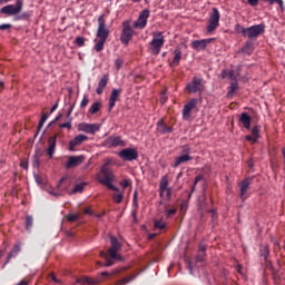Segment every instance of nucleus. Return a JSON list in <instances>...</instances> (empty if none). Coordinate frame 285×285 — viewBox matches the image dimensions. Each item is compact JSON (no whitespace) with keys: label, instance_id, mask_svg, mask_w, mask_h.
I'll use <instances>...</instances> for the list:
<instances>
[{"label":"nucleus","instance_id":"f257e3e1","mask_svg":"<svg viewBox=\"0 0 285 285\" xmlns=\"http://www.w3.org/2000/svg\"><path fill=\"white\" fill-rule=\"evenodd\" d=\"M111 247L107 252H100V257L106 259L105 266H114L115 259L118 262H121L124 257L119 254L121 250V243H119V239L117 237L111 236L110 237Z\"/></svg>","mask_w":285,"mask_h":285},{"label":"nucleus","instance_id":"f03ea898","mask_svg":"<svg viewBox=\"0 0 285 285\" xmlns=\"http://www.w3.org/2000/svg\"><path fill=\"white\" fill-rule=\"evenodd\" d=\"M112 164V159H108L106 164H104L100 168V171L96 175L97 181L99 184H102V186H106L109 190H117V187L112 185V181H115V173L108 166Z\"/></svg>","mask_w":285,"mask_h":285},{"label":"nucleus","instance_id":"7ed1b4c3","mask_svg":"<svg viewBox=\"0 0 285 285\" xmlns=\"http://www.w3.org/2000/svg\"><path fill=\"white\" fill-rule=\"evenodd\" d=\"M105 17V14H101L98 18L97 39L95 40L94 46V50H96V52H101V50H104V46H106V41L108 40V36L110 35V30L106 28Z\"/></svg>","mask_w":285,"mask_h":285},{"label":"nucleus","instance_id":"20e7f679","mask_svg":"<svg viewBox=\"0 0 285 285\" xmlns=\"http://www.w3.org/2000/svg\"><path fill=\"white\" fill-rule=\"evenodd\" d=\"M164 43H166V38L164 37V32L156 31L153 33V39L149 42V50L151 55H159L161 52V48H164Z\"/></svg>","mask_w":285,"mask_h":285},{"label":"nucleus","instance_id":"39448f33","mask_svg":"<svg viewBox=\"0 0 285 285\" xmlns=\"http://www.w3.org/2000/svg\"><path fill=\"white\" fill-rule=\"evenodd\" d=\"M23 10V1L17 0L14 4H8L0 9L1 14H7V17H17Z\"/></svg>","mask_w":285,"mask_h":285},{"label":"nucleus","instance_id":"423d86ee","mask_svg":"<svg viewBox=\"0 0 285 285\" xmlns=\"http://www.w3.org/2000/svg\"><path fill=\"white\" fill-rule=\"evenodd\" d=\"M134 35H135V30L130 26V21H125L122 23V33L120 36L121 43H124L125 46H128V43L132 41Z\"/></svg>","mask_w":285,"mask_h":285},{"label":"nucleus","instance_id":"0eeeda50","mask_svg":"<svg viewBox=\"0 0 285 285\" xmlns=\"http://www.w3.org/2000/svg\"><path fill=\"white\" fill-rule=\"evenodd\" d=\"M222 14L219 13V10L217 8H213V12L209 16L208 26H207V32L210 35L215 32L217 28H219V19Z\"/></svg>","mask_w":285,"mask_h":285},{"label":"nucleus","instance_id":"6e6552de","mask_svg":"<svg viewBox=\"0 0 285 285\" xmlns=\"http://www.w3.org/2000/svg\"><path fill=\"white\" fill-rule=\"evenodd\" d=\"M264 32H266V26L264 23L254 24L246 28L245 37H248V39H257V37H259V35H264Z\"/></svg>","mask_w":285,"mask_h":285},{"label":"nucleus","instance_id":"1a4fd4ad","mask_svg":"<svg viewBox=\"0 0 285 285\" xmlns=\"http://www.w3.org/2000/svg\"><path fill=\"white\" fill-rule=\"evenodd\" d=\"M185 90H187V92H190L191 95H196V92H203L204 81L202 80V78L195 77L193 78L191 82L187 83Z\"/></svg>","mask_w":285,"mask_h":285},{"label":"nucleus","instance_id":"9d476101","mask_svg":"<svg viewBox=\"0 0 285 285\" xmlns=\"http://www.w3.org/2000/svg\"><path fill=\"white\" fill-rule=\"evenodd\" d=\"M150 17V10L144 9L140 13L138 19L134 23V28L136 30H144L146 26H148V18Z\"/></svg>","mask_w":285,"mask_h":285},{"label":"nucleus","instance_id":"9b49d317","mask_svg":"<svg viewBox=\"0 0 285 285\" xmlns=\"http://www.w3.org/2000/svg\"><path fill=\"white\" fill-rule=\"evenodd\" d=\"M118 157L124 161H135L139 157V153L135 148H125L118 153Z\"/></svg>","mask_w":285,"mask_h":285},{"label":"nucleus","instance_id":"f8f14e48","mask_svg":"<svg viewBox=\"0 0 285 285\" xmlns=\"http://www.w3.org/2000/svg\"><path fill=\"white\" fill-rule=\"evenodd\" d=\"M104 145L106 148H124L126 147V140H122L120 136H110L105 140Z\"/></svg>","mask_w":285,"mask_h":285},{"label":"nucleus","instance_id":"ddd939ff","mask_svg":"<svg viewBox=\"0 0 285 285\" xmlns=\"http://www.w3.org/2000/svg\"><path fill=\"white\" fill-rule=\"evenodd\" d=\"M100 128L101 127L97 124L81 122L78 125V132H87V135H97Z\"/></svg>","mask_w":285,"mask_h":285},{"label":"nucleus","instance_id":"4468645a","mask_svg":"<svg viewBox=\"0 0 285 285\" xmlns=\"http://www.w3.org/2000/svg\"><path fill=\"white\" fill-rule=\"evenodd\" d=\"M215 41V38H207L203 40H193L190 42V47L193 50H196L197 52H202L208 48V45L213 43Z\"/></svg>","mask_w":285,"mask_h":285},{"label":"nucleus","instance_id":"2eb2a0df","mask_svg":"<svg viewBox=\"0 0 285 285\" xmlns=\"http://www.w3.org/2000/svg\"><path fill=\"white\" fill-rule=\"evenodd\" d=\"M86 161V156L80 155V156H70L65 164V168L67 170H70V168H77V166H81V164Z\"/></svg>","mask_w":285,"mask_h":285},{"label":"nucleus","instance_id":"dca6fc26","mask_svg":"<svg viewBox=\"0 0 285 285\" xmlns=\"http://www.w3.org/2000/svg\"><path fill=\"white\" fill-rule=\"evenodd\" d=\"M197 108V99L193 98L190 99L183 109V119H185L186 121L190 120V112H193V110H195Z\"/></svg>","mask_w":285,"mask_h":285},{"label":"nucleus","instance_id":"f3484780","mask_svg":"<svg viewBox=\"0 0 285 285\" xmlns=\"http://www.w3.org/2000/svg\"><path fill=\"white\" fill-rule=\"evenodd\" d=\"M83 141H88V136L80 134L69 141V151L75 153L77 146H81Z\"/></svg>","mask_w":285,"mask_h":285},{"label":"nucleus","instance_id":"a211bd4d","mask_svg":"<svg viewBox=\"0 0 285 285\" xmlns=\"http://www.w3.org/2000/svg\"><path fill=\"white\" fill-rule=\"evenodd\" d=\"M250 184H252V179L250 178H245L239 184L240 199H243V202L248 199V189L250 188Z\"/></svg>","mask_w":285,"mask_h":285},{"label":"nucleus","instance_id":"6ab92c4d","mask_svg":"<svg viewBox=\"0 0 285 285\" xmlns=\"http://www.w3.org/2000/svg\"><path fill=\"white\" fill-rule=\"evenodd\" d=\"M56 150H57V136H52L48 139L47 155L49 159H52V157H55Z\"/></svg>","mask_w":285,"mask_h":285},{"label":"nucleus","instance_id":"aec40b11","mask_svg":"<svg viewBox=\"0 0 285 285\" xmlns=\"http://www.w3.org/2000/svg\"><path fill=\"white\" fill-rule=\"evenodd\" d=\"M120 95H121V89H112L109 98V110H112V108H115V105L117 104V99H119Z\"/></svg>","mask_w":285,"mask_h":285},{"label":"nucleus","instance_id":"412c9836","mask_svg":"<svg viewBox=\"0 0 285 285\" xmlns=\"http://www.w3.org/2000/svg\"><path fill=\"white\" fill-rule=\"evenodd\" d=\"M253 121V118L248 112L240 114L239 122L246 128V130H250V122Z\"/></svg>","mask_w":285,"mask_h":285},{"label":"nucleus","instance_id":"4be33fe9","mask_svg":"<svg viewBox=\"0 0 285 285\" xmlns=\"http://www.w3.org/2000/svg\"><path fill=\"white\" fill-rule=\"evenodd\" d=\"M157 131L160 132L161 135H168L169 132H173L171 127L166 125L164 120H158L157 122Z\"/></svg>","mask_w":285,"mask_h":285},{"label":"nucleus","instance_id":"5701e85b","mask_svg":"<svg viewBox=\"0 0 285 285\" xmlns=\"http://www.w3.org/2000/svg\"><path fill=\"white\" fill-rule=\"evenodd\" d=\"M106 86H108V75L102 76V78L100 79L98 87L96 89L97 95H104Z\"/></svg>","mask_w":285,"mask_h":285},{"label":"nucleus","instance_id":"b1692460","mask_svg":"<svg viewBox=\"0 0 285 285\" xmlns=\"http://www.w3.org/2000/svg\"><path fill=\"white\" fill-rule=\"evenodd\" d=\"M186 161H193V157L188 154L181 155L178 158H176L174 163V168L181 166V164H186Z\"/></svg>","mask_w":285,"mask_h":285},{"label":"nucleus","instance_id":"393cba45","mask_svg":"<svg viewBox=\"0 0 285 285\" xmlns=\"http://www.w3.org/2000/svg\"><path fill=\"white\" fill-rule=\"evenodd\" d=\"M115 194H112V199L116 204H121L124 202V191L119 190V188H117V190H114Z\"/></svg>","mask_w":285,"mask_h":285},{"label":"nucleus","instance_id":"a878e982","mask_svg":"<svg viewBox=\"0 0 285 285\" xmlns=\"http://www.w3.org/2000/svg\"><path fill=\"white\" fill-rule=\"evenodd\" d=\"M179 61H181V50L176 49L174 51V59L171 66H179Z\"/></svg>","mask_w":285,"mask_h":285},{"label":"nucleus","instance_id":"bb28decb","mask_svg":"<svg viewBox=\"0 0 285 285\" xmlns=\"http://www.w3.org/2000/svg\"><path fill=\"white\" fill-rule=\"evenodd\" d=\"M171 195H173V191L170 190V188L160 189V197L163 199H170Z\"/></svg>","mask_w":285,"mask_h":285},{"label":"nucleus","instance_id":"cd10ccee","mask_svg":"<svg viewBox=\"0 0 285 285\" xmlns=\"http://www.w3.org/2000/svg\"><path fill=\"white\" fill-rule=\"evenodd\" d=\"M222 77H223V79H232V81L235 80V76L233 75V71H230V70H223Z\"/></svg>","mask_w":285,"mask_h":285},{"label":"nucleus","instance_id":"c85d7f7f","mask_svg":"<svg viewBox=\"0 0 285 285\" xmlns=\"http://www.w3.org/2000/svg\"><path fill=\"white\" fill-rule=\"evenodd\" d=\"M261 255L262 257H264L265 259L268 258V255H271V250L268 249V245H263L261 248Z\"/></svg>","mask_w":285,"mask_h":285},{"label":"nucleus","instance_id":"c756f323","mask_svg":"<svg viewBox=\"0 0 285 285\" xmlns=\"http://www.w3.org/2000/svg\"><path fill=\"white\" fill-rule=\"evenodd\" d=\"M200 255L196 257L197 262H204V256L206 255V246H199Z\"/></svg>","mask_w":285,"mask_h":285},{"label":"nucleus","instance_id":"7c9ffc66","mask_svg":"<svg viewBox=\"0 0 285 285\" xmlns=\"http://www.w3.org/2000/svg\"><path fill=\"white\" fill-rule=\"evenodd\" d=\"M261 130H262V127L259 125H256L252 128V135L255 137V139H259Z\"/></svg>","mask_w":285,"mask_h":285},{"label":"nucleus","instance_id":"2f4dec72","mask_svg":"<svg viewBox=\"0 0 285 285\" xmlns=\"http://www.w3.org/2000/svg\"><path fill=\"white\" fill-rule=\"evenodd\" d=\"M266 3H269V6H273L275 3H278L281 10H284V0H263Z\"/></svg>","mask_w":285,"mask_h":285},{"label":"nucleus","instance_id":"473e14b6","mask_svg":"<svg viewBox=\"0 0 285 285\" xmlns=\"http://www.w3.org/2000/svg\"><path fill=\"white\" fill-rule=\"evenodd\" d=\"M235 31L243 37H246V28L242 27V24H235Z\"/></svg>","mask_w":285,"mask_h":285},{"label":"nucleus","instance_id":"72a5a7b5","mask_svg":"<svg viewBox=\"0 0 285 285\" xmlns=\"http://www.w3.org/2000/svg\"><path fill=\"white\" fill-rule=\"evenodd\" d=\"M101 108V105L99 102H94L89 109V112L91 115H97V111Z\"/></svg>","mask_w":285,"mask_h":285},{"label":"nucleus","instance_id":"f704fd0d","mask_svg":"<svg viewBox=\"0 0 285 285\" xmlns=\"http://www.w3.org/2000/svg\"><path fill=\"white\" fill-rule=\"evenodd\" d=\"M168 188V177H163L159 185V190H165Z\"/></svg>","mask_w":285,"mask_h":285},{"label":"nucleus","instance_id":"c9c22d12","mask_svg":"<svg viewBox=\"0 0 285 285\" xmlns=\"http://www.w3.org/2000/svg\"><path fill=\"white\" fill-rule=\"evenodd\" d=\"M237 88H238L237 82H232L227 96L233 97V95H235V92H237Z\"/></svg>","mask_w":285,"mask_h":285},{"label":"nucleus","instance_id":"e433bc0d","mask_svg":"<svg viewBox=\"0 0 285 285\" xmlns=\"http://www.w3.org/2000/svg\"><path fill=\"white\" fill-rule=\"evenodd\" d=\"M67 219L68 222H77V219H81V214L80 213L69 214Z\"/></svg>","mask_w":285,"mask_h":285},{"label":"nucleus","instance_id":"4c0bfd02","mask_svg":"<svg viewBox=\"0 0 285 285\" xmlns=\"http://www.w3.org/2000/svg\"><path fill=\"white\" fill-rule=\"evenodd\" d=\"M85 186H86V184H78V185H76L75 187H73V189H72V194H75V193H83V188H85Z\"/></svg>","mask_w":285,"mask_h":285},{"label":"nucleus","instance_id":"58836bf2","mask_svg":"<svg viewBox=\"0 0 285 285\" xmlns=\"http://www.w3.org/2000/svg\"><path fill=\"white\" fill-rule=\"evenodd\" d=\"M46 121H48V114H43L41 116L39 125H38L39 130H41V128H43V124H46Z\"/></svg>","mask_w":285,"mask_h":285},{"label":"nucleus","instance_id":"ea45409f","mask_svg":"<svg viewBox=\"0 0 285 285\" xmlns=\"http://www.w3.org/2000/svg\"><path fill=\"white\" fill-rule=\"evenodd\" d=\"M121 66H124V59L117 58V59L115 60V68H116V70H117V71L121 70Z\"/></svg>","mask_w":285,"mask_h":285},{"label":"nucleus","instance_id":"a19ab883","mask_svg":"<svg viewBox=\"0 0 285 285\" xmlns=\"http://www.w3.org/2000/svg\"><path fill=\"white\" fill-rule=\"evenodd\" d=\"M155 228H158L159 230H164V228H166V223H164L163 220H156Z\"/></svg>","mask_w":285,"mask_h":285},{"label":"nucleus","instance_id":"79ce46f5","mask_svg":"<svg viewBox=\"0 0 285 285\" xmlns=\"http://www.w3.org/2000/svg\"><path fill=\"white\" fill-rule=\"evenodd\" d=\"M32 222H33L32 216H27V218H26L27 230H30V228H32Z\"/></svg>","mask_w":285,"mask_h":285},{"label":"nucleus","instance_id":"37998d69","mask_svg":"<svg viewBox=\"0 0 285 285\" xmlns=\"http://www.w3.org/2000/svg\"><path fill=\"white\" fill-rule=\"evenodd\" d=\"M88 104H90V99L88 98V95H85L80 102V107L86 108V106H88Z\"/></svg>","mask_w":285,"mask_h":285},{"label":"nucleus","instance_id":"c03bdc74","mask_svg":"<svg viewBox=\"0 0 285 285\" xmlns=\"http://www.w3.org/2000/svg\"><path fill=\"white\" fill-rule=\"evenodd\" d=\"M166 217H173V215H175V213H177L176 208H171V209H166L165 212Z\"/></svg>","mask_w":285,"mask_h":285},{"label":"nucleus","instance_id":"a18cd8bd","mask_svg":"<svg viewBox=\"0 0 285 285\" xmlns=\"http://www.w3.org/2000/svg\"><path fill=\"white\" fill-rule=\"evenodd\" d=\"M50 279H52V282H55L56 284H63V281L57 278V276L55 275V273H51L49 275Z\"/></svg>","mask_w":285,"mask_h":285},{"label":"nucleus","instance_id":"49530a36","mask_svg":"<svg viewBox=\"0 0 285 285\" xmlns=\"http://www.w3.org/2000/svg\"><path fill=\"white\" fill-rule=\"evenodd\" d=\"M76 43H77V46H79L81 48L82 46L86 45V40L82 37H77Z\"/></svg>","mask_w":285,"mask_h":285},{"label":"nucleus","instance_id":"de8ad7c7","mask_svg":"<svg viewBox=\"0 0 285 285\" xmlns=\"http://www.w3.org/2000/svg\"><path fill=\"white\" fill-rule=\"evenodd\" d=\"M245 139H246V141H250V142H253V144H257V138H255V136L254 135H247V136H245Z\"/></svg>","mask_w":285,"mask_h":285},{"label":"nucleus","instance_id":"09e8293b","mask_svg":"<svg viewBox=\"0 0 285 285\" xmlns=\"http://www.w3.org/2000/svg\"><path fill=\"white\" fill-rule=\"evenodd\" d=\"M119 184H120L121 188H128V186H130V180L122 179V180H120Z\"/></svg>","mask_w":285,"mask_h":285},{"label":"nucleus","instance_id":"8fccbe9b","mask_svg":"<svg viewBox=\"0 0 285 285\" xmlns=\"http://www.w3.org/2000/svg\"><path fill=\"white\" fill-rule=\"evenodd\" d=\"M132 282V277L128 276V277H125L122 278L120 282H119V285H126L128 283Z\"/></svg>","mask_w":285,"mask_h":285},{"label":"nucleus","instance_id":"3c124183","mask_svg":"<svg viewBox=\"0 0 285 285\" xmlns=\"http://www.w3.org/2000/svg\"><path fill=\"white\" fill-rule=\"evenodd\" d=\"M21 250V245H14L12 252V257H14V255H17L19 252Z\"/></svg>","mask_w":285,"mask_h":285},{"label":"nucleus","instance_id":"603ef678","mask_svg":"<svg viewBox=\"0 0 285 285\" xmlns=\"http://www.w3.org/2000/svg\"><path fill=\"white\" fill-rule=\"evenodd\" d=\"M247 3L252 6V8H256V6H259V0H247Z\"/></svg>","mask_w":285,"mask_h":285},{"label":"nucleus","instance_id":"864d4df0","mask_svg":"<svg viewBox=\"0 0 285 285\" xmlns=\"http://www.w3.org/2000/svg\"><path fill=\"white\" fill-rule=\"evenodd\" d=\"M168 101V96L166 92L160 94V104H166Z\"/></svg>","mask_w":285,"mask_h":285},{"label":"nucleus","instance_id":"5fc2aeb1","mask_svg":"<svg viewBox=\"0 0 285 285\" xmlns=\"http://www.w3.org/2000/svg\"><path fill=\"white\" fill-rule=\"evenodd\" d=\"M60 128H67L68 130H70L72 128V124L71 122L60 124Z\"/></svg>","mask_w":285,"mask_h":285},{"label":"nucleus","instance_id":"6e6d98bb","mask_svg":"<svg viewBox=\"0 0 285 285\" xmlns=\"http://www.w3.org/2000/svg\"><path fill=\"white\" fill-rule=\"evenodd\" d=\"M10 28H12L10 23L0 24V30H10Z\"/></svg>","mask_w":285,"mask_h":285},{"label":"nucleus","instance_id":"4d7b16f0","mask_svg":"<svg viewBox=\"0 0 285 285\" xmlns=\"http://www.w3.org/2000/svg\"><path fill=\"white\" fill-rule=\"evenodd\" d=\"M20 166L24 169L28 170V160H21Z\"/></svg>","mask_w":285,"mask_h":285},{"label":"nucleus","instance_id":"13d9d810","mask_svg":"<svg viewBox=\"0 0 285 285\" xmlns=\"http://www.w3.org/2000/svg\"><path fill=\"white\" fill-rule=\"evenodd\" d=\"M12 253H9L8 254V257H7V261L4 262V264H3V266H2V268H6V264H9L10 263V259H12Z\"/></svg>","mask_w":285,"mask_h":285},{"label":"nucleus","instance_id":"bf43d9fd","mask_svg":"<svg viewBox=\"0 0 285 285\" xmlns=\"http://www.w3.org/2000/svg\"><path fill=\"white\" fill-rule=\"evenodd\" d=\"M86 215H92V209L90 207L85 208Z\"/></svg>","mask_w":285,"mask_h":285},{"label":"nucleus","instance_id":"052dcab7","mask_svg":"<svg viewBox=\"0 0 285 285\" xmlns=\"http://www.w3.org/2000/svg\"><path fill=\"white\" fill-rule=\"evenodd\" d=\"M49 195H53L55 197H57V193H55V190L52 188L47 189Z\"/></svg>","mask_w":285,"mask_h":285},{"label":"nucleus","instance_id":"680f3d73","mask_svg":"<svg viewBox=\"0 0 285 285\" xmlns=\"http://www.w3.org/2000/svg\"><path fill=\"white\" fill-rule=\"evenodd\" d=\"M200 180H202V176H197L194 181L195 186H197V184H199Z\"/></svg>","mask_w":285,"mask_h":285},{"label":"nucleus","instance_id":"e2e57ef3","mask_svg":"<svg viewBox=\"0 0 285 285\" xmlns=\"http://www.w3.org/2000/svg\"><path fill=\"white\" fill-rule=\"evenodd\" d=\"M28 284H30V282H28V281H20V282L18 283V285H28Z\"/></svg>","mask_w":285,"mask_h":285},{"label":"nucleus","instance_id":"0e129e2a","mask_svg":"<svg viewBox=\"0 0 285 285\" xmlns=\"http://www.w3.org/2000/svg\"><path fill=\"white\" fill-rule=\"evenodd\" d=\"M134 204L137 205V191L134 193Z\"/></svg>","mask_w":285,"mask_h":285},{"label":"nucleus","instance_id":"69168bd1","mask_svg":"<svg viewBox=\"0 0 285 285\" xmlns=\"http://www.w3.org/2000/svg\"><path fill=\"white\" fill-rule=\"evenodd\" d=\"M101 275L102 277H110V274L108 272H102Z\"/></svg>","mask_w":285,"mask_h":285},{"label":"nucleus","instance_id":"338daca9","mask_svg":"<svg viewBox=\"0 0 285 285\" xmlns=\"http://www.w3.org/2000/svg\"><path fill=\"white\" fill-rule=\"evenodd\" d=\"M3 255H6V249L0 250V258L3 257Z\"/></svg>","mask_w":285,"mask_h":285},{"label":"nucleus","instance_id":"774afa93","mask_svg":"<svg viewBox=\"0 0 285 285\" xmlns=\"http://www.w3.org/2000/svg\"><path fill=\"white\" fill-rule=\"evenodd\" d=\"M22 18H23V16H18V17L14 18V20H16V21H19V20H21Z\"/></svg>","mask_w":285,"mask_h":285}]
</instances>
